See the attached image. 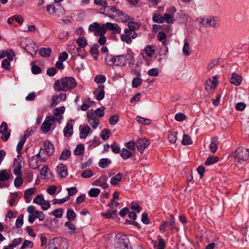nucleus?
<instances>
[{
  "mask_svg": "<svg viewBox=\"0 0 249 249\" xmlns=\"http://www.w3.org/2000/svg\"><path fill=\"white\" fill-rule=\"evenodd\" d=\"M44 148L48 156L52 155L54 153L53 145L48 141H46L44 144Z\"/></svg>",
  "mask_w": 249,
  "mask_h": 249,
  "instance_id": "20",
  "label": "nucleus"
},
{
  "mask_svg": "<svg viewBox=\"0 0 249 249\" xmlns=\"http://www.w3.org/2000/svg\"><path fill=\"white\" fill-rule=\"evenodd\" d=\"M129 239L124 234H118L115 237L116 249H131L128 245Z\"/></svg>",
  "mask_w": 249,
  "mask_h": 249,
  "instance_id": "4",
  "label": "nucleus"
},
{
  "mask_svg": "<svg viewBox=\"0 0 249 249\" xmlns=\"http://www.w3.org/2000/svg\"><path fill=\"white\" fill-rule=\"evenodd\" d=\"M242 82V77L236 73H233L230 79V82L235 86H239Z\"/></svg>",
  "mask_w": 249,
  "mask_h": 249,
  "instance_id": "21",
  "label": "nucleus"
},
{
  "mask_svg": "<svg viewBox=\"0 0 249 249\" xmlns=\"http://www.w3.org/2000/svg\"><path fill=\"white\" fill-rule=\"evenodd\" d=\"M200 22L206 27H217L219 25V20L216 17H208L201 18Z\"/></svg>",
  "mask_w": 249,
  "mask_h": 249,
  "instance_id": "5",
  "label": "nucleus"
},
{
  "mask_svg": "<svg viewBox=\"0 0 249 249\" xmlns=\"http://www.w3.org/2000/svg\"><path fill=\"white\" fill-rule=\"evenodd\" d=\"M76 85V81L73 77H66L55 81L53 88L55 91H66L74 89Z\"/></svg>",
  "mask_w": 249,
  "mask_h": 249,
  "instance_id": "1",
  "label": "nucleus"
},
{
  "mask_svg": "<svg viewBox=\"0 0 249 249\" xmlns=\"http://www.w3.org/2000/svg\"><path fill=\"white\" fill-rule=\"evenodd\" d=\"M56 172L61 178H65L67 176V167L62 163L59 164L56 167Z\"/></svg>",
  "mask_w": 249,
  "mask_h": 249,
  "instance_id": "17",
  "label": "nucleus"
},
{
  "mask_svg": "<svg viewBox=\"0 0 249 249\" xmlns=\"http://www.w3.org/2000/svg\"><path fill=\"white\" fill-rule=\"evenodd\" d=\"M182 52L186 56H189L190 55L191 53L190 52L189 43L188 42H184Z\"/></svg>",
  "mask_w": 249,
  "mask_h": 249,
  "instance_id": "48",
  "label": "nucleus"
},
{
  "mask_svg": "<svg viewBox=\"0 0 249 249\" xmlns=\"http://www.w3.org/2000/svg\"><path fill=\"white\" fill-rule=\"evenodd\" d=\"M117 210H108L106 213H102V215L103 216L105 217L106 218H110L112 215L115 214L117 213Z\"/></svg>",
  "mask_w": 249,
  "mask_h": 249,
  "instance_id": "55",
  "label": "nucleus"
},
{
  "mask_svg": "<svg viewBox=\"0 0 249 249\" xmlns=\"http://www.w3.org/2000/svg\"><path fill=\"white\" fill-rule=\"evenodd\" d=\"M29 165L33 169H38L39 167V159H36L35 156H32L29 159Z\"/></svg>",
  "mask_w": 249,
  "mask_h": 249,
  "instance_id": "24",
  "label": "nucleus"
},
{
  "mask_svg": "<svg viewBox=\"0 0 249 249\" xmlns=\"http://www.w3.org/2000/svg\"><path fill=\"white\" fill-rule=\"evenodd\" d=\"M76 214L71 209H69L67 212V218L71 221H73L76 217Z\"/></svg>",
  "mask_w": 249,
  "mask_h": 249,
  "instance_id": "43",
  "label": "nucleus"
},
{
  "mask_svg": "<svg viewBox=\"0 0 249 249\" xmlns=\"http://www.w3.org/2000/svg\"><path fill=\"white\" fill-rule=\"evenodd\" d=\"M105 86L100 84L98 88L93 91V94L96 97V99L98 101H101L104 99L105 97Z\"/></svg>",
  "mask_w": 249,
  "mask_h": 249,
  "instance_id": "10",
  "label": "nucleus"
},
{
  "mask_svg": "<svg viewBox=\"0 0 249 249\" xmlns=\"http://www.w3.org/2000/svg\"><path fill=\"white\" fill-rule=\"evenodd\" d=\"M58 107L54 108L53 110V114L54 116V121L57 120L58 121L61 120L62 118V116L60 114L59 111Z\"/></svg>",
  "mask_w": 249,
  "mask_h": 249,
  "instance_id": "50",
  "label": "nucleus"
},
{
  "mask_svg": "<svg viewBox=\"0 0 249 249\" xmlns=\"http://www.w3.org/2000/svg\"><path fill=\"white\" fill-rule=\"evenodd\" d=\"M7 130L8 126L7 123L4 122H2L0 127V132L2 134L0 138L4 141H7L10 135Z\"/></svg>",
  "mask_w": 249,
  "mask_h": 249,
  "instance_id": "9",
  "label": "nucleus"
},
{
  "mask_svg": "<svg viewBox=\"0 0 249 249\" xmlns=\"http://www.w3.org/2000/svg\"><path fill=\"white\" fill-rule=\"evenodd\" d=\"M144 51L147 56L151 57L155 53V50L153 46L147 45L145 47Z\"/></svg>",
  "mask_w": 249,
  "mask_h": 249,
  "instance_id": "34",
  "label": "nucleus"
},
{
  "mask_svg": "<svg viewBox=\"0 0 249 249\" xmlns=\"http://www.w3.org/2000/svg\"><path fill=\"white\" fill-rule=\"evenodd\" d=\"M33 245L34 243L33 242L28 240H25L21 246L20 249H25L27 248L31 249L33 247Z\"/></svg>",
  "mask_w": 249,
  "mask_h": 249,
  "instance_id": "47",
  "label": "nucleus"
},
{
  "mask_svg": "<svg viewBox=\"0 0 249 249\" xmlns=\"http://www.w3.org/2000/svg\"><path fill=\"white\" fill-rule=\"evenodd\" d=\"M193 141L191 137L187 134H184L183 136L181 143L184 145L192 144Z\"/></svg>",
  "mask_w": 249,
  "mask_h": 249,
  "instance_id": "33",
  "label": "nucleus"
},
{
  "mask_svg": "<svg viewBox=\"0 0 249 249\" xmlns=\"http://www.w3.org/2000/svg\"><path fill=\"white\" fill-rule=\"evenodd\" d=\"M110 131L109 129H104L100 133V136L102 140H107L109 137Z\"/></svg>",
  "mask_w": 249,
  "mask_h": 249,
  "instance_id": "44",
  "label": "nucleus"
},
{
  "mask_svg": "<svg viewBox=\"0 0 249 249\" xmlns=\"http://www.w3.org/2000/svg\"><path fill=\"white\" fill-rule=\"evenodd\" d=\"M81 48L80 46L76 47V46L71 45L69 46L68 51L70 53L72 54L73 56L78 55L84 58L86 55L81 54Z\"/></svg>",
  "mask_w": 249,
  "mask_h": 249,
  "instance_id": "11",
  "label": "nucleus"
},
{
  "mask_svg": "<svg viewBox=\"0 0 249 249\" xmlns=\"http://www.w3.org/2000/svg\"><path fill=\"white\" fill-rule=\"evenodd\" d=\"M232 156L237 162L242 164L249 159V150L243 147H239Z\"/></svg>",
  "mask_w": 249,
  "mask_h": 249,
  "instance_id": "3",
  "label": "nucleus"
},
{
  "mask_svg": "<svg viewBox=\"0 0 249 249\" xmlns=\"http://www.w3.org/2000/svg\"><path fill=\"white\" fill-rule=\"evenodd\" d=\"M116 56L111 54H107L105 57V62L108 66L115 65Z\"/></svg>",
  "mask_w": 249,
  "mask_h": 249,
  "instance_id": "27",
  "label": "nucleus"
},
{
  "mask_svg": "<svg viewBox=\"0 0 249 249\" xmlns=\"http://www.w3.org/2000/svg\"><path fill=\"white\" fill-rule=\"evenodd\" d=\"M63 210L62 209H56L51 213L55 217L61 218L63 213Z\"/></svg>",
  "mask_w": 249,
  "mask_h": 249,
  "instance_id": "53",
  "label": "nucleus"
},
{
  "mask_svg": "<svg viewBox=\"0 0 249 249\" xmlns=\"http://www.w3.org/2000/svg\"><path fill=\"white\" fill-rule=\"evenodd\" d=\"M94 3L97 5L102 6L100 10H104V12L106 11V9L109 10V8L112 7L108 6L107 1L105 0H94Z\"/></svg>",
  "mask_w": 249,
  "mask_h": 249,
  "instance_id": "23",
  "label": "nucleus"
},
{
  "mask_svg": "<svg viewBox=\"0 0 249 249\" xmlns=\"http://www.w3.org/2000/svg\"><path fill=\"white\" fill-rule=\"evenodd\" d=\"M122 176L121 173H118L111 178L110 183L112 185L117 184L122 179Z\"/></svg>",
  "mask_w": 249,
  "mask_h": 249,
  "instance_id": "39",
  "label": "nucleus"
},
{
  "mask_svg": "<svg viewBox=\"0 0 249 249\" xmlns=\"http://www.w3.org/2000/svg\"><path fill=\"white\" fill-rule=\"evenodd\" d=\"M52 50L50 48H41L39 50V54L44 57H48L50 56Z\"/></svg>",
  "mask_w": 249,
  "mask_h": 249,
  "instance_id": "26",
  "label": "nucleus"
},
{
  "mask_svg": "<svg viewBox=\"0 0 249 249\" xmlns=\"http://www.w3.org/2000/svg\"><path fill=\"white\" fill-rule=\"evenodd\" d=\"M70 199V197L69 196H67L65 198H62V199H56L55 198L53 200V204H62L67 201H68Z\"/></svg>",
  "mask_w": 249,
  "mask_h": 249,
  "instance_id": "56",
  "label": "nucleus"
},
{
  "mask_svg": "<svg viewBox=\"0 0 249 249\" xmlns=\"http://www.w3.org/2000/svg\"><path fill=\"white\" fill-rule=\"evenodd\" d=\"M54 121V116L47 117L41 126L42 131L43 133H47L49 131Z\"/></svg>",
  "mask_w": 249,
  "mask_h": 249,
  "instance_id": "8",
  "label": "nucleus"
},
{
  "mask_svg": "<svg viewBox=\"0 0 249 249\" xmlns=\"http://www.w3.org/2000/svg\"><path fill=\"white\" fill-rule=\"evenodd\" d=\"M100 193V190L98 188H93L89 191V195L92 197H96Z\"/></svg>",
  "mask_w": 249,
  "mask_h": 249,
  "instance_id": "41",
  "label": "nucleus"
},
{
  "mask_svg": "<svg viewBox=\"0 0 249 249\" xmlns=\"http://www.w3.org/2000/svg\"><path fill=\"white\" fill-rule=\"evenodd\" d=\"M71 155V153L70 152V151L67 149H65L62 151L59 159L60 160H66L70 157Z\"/></svg>",
  "mask_w": 249,
  "mask_h": 249,
  "instance_id": "35",
  "label": "nucleus"
},
{
  "mask_svg": "<svg viewBox=\"0 0 249 249\" xmlns=\"http://www.w3.org/2000/svg\"><path fill=\"white\" fill-rule=\"evenodd\" d=\"M121 39L123 42H125L127 44H130L132 41L131 38L129 37V36L125 33L121 35Z\"/></svg>",
  "mask_w": 249,
  "mask_h": 249,
  "instance_id": "63",
  "label": "nucleus"
},
{
  "mask_svg": "<svg viewBox=\"0 0 249 249\" xmlns=\"http://www.w3.org/2000/svg\"><path fill=\"white\" fill-rule=\"evenodd\" d=\"M10 175L7 172L6 170L0 171V181H4L10 178Z\"/></svg>",
  "mask_w": 249,
  "mask_h": 249,
  "instance_id": "32",
  "label": "nucleus"
},
{
  "mask_svg": "<svg viewBox=\"0 0 249 249\" xmlns=\"http://www.w3.org/2000/svg\"><path fill=\"white\" fill-rule=\"evenodd\" d=\"M142 83V80L141 78L139 77H135L133 79L132 81V87L134 88H138L140 87Z\"/></svg>",
  "mask_w": 249,
  "mask_h": 249,
  "instance_id": "52",
  "label": "nucleus"
},
{
  "mask_svg": "<svg viewBox=\"0 0 249 249\" xmlns=\"http://www.w3.org/2000/svg\"><path fill=\"white\" fill-rule=\"evenodd\" d=\"M158 242L157 243V249H165L166 242L160 235L157 236Z\"/></svg>",
  "mask_w": 249,
  "mask_h": 249,
  "instance_id": "28",
  "label": "nucleus"
},
{
  "mask_svg": "<svg viewBox=\"0 0 249 249\" xmlns=\"http://www.w3.org/2000/svg\"><path fill=\"white\" fill-rule=\"evenodd\" d=\"M76 43L81 48H84L87 45V41L84 37H80L76 40Z\"/></svg>",
  "mask_w": 249,
  "mask_h": 249,
  "instance_id": "42",
  "label": "nucleus"
},
{
  "mask_svg": "<svg viewBox=\"0 0 249 249\" xmlns=\"http://www.w3.org/2000/svg\"><path fill=\"white\" fill-rule=\"evenodd\" d=\"M22 241V239L21 238H18L16 239H14L12 241V243L9 245V248H15L20 245Z\"/></svg>",
  "mask_w": 249,
  "mask_h": 249,
  "instance_id": "51",
  "label": "nucleus"
},
{
  "mask_svg": "<svg viewBox=\"0 0 249 249\" xmlns=\"http://www.w3.org/2000/svg\"><path fill=\"white\" fill-rule=\"evenodd\" d=\"M44 200L43 196L39 195L37 196L34 199L33 202L38 205H40Z\"/></svg>",
  "mask_w": 249,
  "mask_h": 249,
  "instance_id": "62",
  "label": "nucleus"
},
{
  "mask_svg": "<svg viewBox=\"0 0 249 249\" xmlns=\"http://www.w3.org/2000/svg\"><path fill=\"white\" fill-rule=\"evenodd\" d=\"M105 27L107 29L111 31L113 34H120L121 31V28L116 23L107 22L105 24Z\"/></svg>",
  "mask_w": 249,
  "mask_h": 249,
  "instance_id": "12",
  "label": "nucleus"
},
{
  "mask_svg": "<svg viewBox=\"0 0 249 249\" xmlns=\"http://www.w3.org/2000/svg\"><path fill=\"white\" fill-rule=\"evenodd\" d=\"M35 192V189L34 188H30L26 190L24 193V197L25 199H27V198L30 197V196L33 195Z\"/></svg>",
  "mask_w": 249,
  "mask_h": 249,
  "instance_id": "61",
  "label": "nucleus"
},
{
  "mask_svg": "<svg viewBox=\"0 0 249 249\" xmlns=\"http://www.w3.org/2000/svg\"><path fill=\"white\" fill-rule=\"evenodd\" d=\"M14 174L17 176H20L21 174V170L22 166L21 165V163H19L18 160L16 159H15L14 161Z\"/></svg>",
  "mask_w": 249,
  "mask_h": 249,
  "instance_id": "22",
  "label": "nucleus"
},
{
  "mask_svg": "<svg viewBox=\"0 0 249 249\" xmlns=\"http://www.w3.org/2000/svg\"><path fill=\"white\" fill-rule=\"evenodd\" d=\"M132 152L126 148H123L121 151L120 156L124 160L127 159L131 157Z\"/></svg>",
  "mask_w": 249,
  "mask_h": 249,
  "instance_id": "30",
  "label": "nucleus"
},
{
  "mask_svg": "<svg viewBox=\"0 0 249 249\" xmlns=\"http://www.w3.org/2000/svg\"><path fill=\"white\" fill-rule=\"evenodd\" d=\"M177 134V132H172L169 134L168 139L171 143L174 144L176 143L178 139Z\"/></svg>",
  "mask_w": 249,
  "mask_h": 249,
  "instance_id": "40",
  "label": "nucleus"
},
{
  "mask_svg": "<svg viewBox=\"0 0 249 249\" xmlns=\"http://www.w3.org/2000/svg\"><path fill=\"white\" fill-rule=\"evenodd\" d=\"M23 224V214H20L17 219L16 221V227L17 228L21 227Z\"/></svg>",
  "mask_w": 249,
  "mask_h": 249,
  "instance_id": "60",
  "label": "nucleus"
},
{
  "mask_svg": "<svg viewBox=\"0 0 249 249\" xmlns=\"http://www.w3.org/2000/svg\"><path fill=\"white\" fill-rule=\"evenodd\" d=\"M107 11V16L118 22H126L129 20V16L118 9L116 6L109 8V10Z\"/></svg>",
  "mask_w": 249,
  "mask_h": 249,
  "instance_id": "2",
  "label": "nucleus"
},
{
  "mask_svg": "<svg viewBox=\"0 0 249 249\" xmlns=\"http://www.w3.org/2000/svg\"><path fill=\"white\" fill-rule=\"evenodd\" d=\"M218 147V141L217 138H213L211 139V143L209 145V149L210 151L214 153H215Z\"/></svg>",
  "mask_w": 249,
  "mask_h": 249,
  "instance_id": "25",
  "label": "nucleus"
},
{
  "mask_svg": "<svg viewBox=\"0 0 249 249\" xmlns=\"http://www.w3.org/2000/svg\"><path fill=\"white\" fill-rule=\"evenodd\" d=\"M80 138L81 139H85L88 135L90 133V128L86 125H81L79 127Z\"/></svg>",
  "mask_w": 249,
  "mask_h": 249,
  "instance_id": "16",
  "label": "nucleus"
},
{
  "mask_svg": "<svg viewBox=\"0 0 249 249\" xmlns=\"http://www.w3.org/2000/svg\"><path fill=\"white\" fill-rule=\"evenodd\" d=\"M133 59V55L129 53L117 56L115 65L117 66H124L125 65V63L126 61H128L129 65H130L131 62L130 60H132Z\"/></svg>",
  "mask_w": 249,
  "mask_h": 249,
  "instance_id": "6",
  "label": "nucleus"
},
{
  "mask_svg": "<svg viewBox=\"0 0 249 249\" xmlns=\"http://www.w3.org/2000/svg\"><path fill=\"white\" fill-rule=\"evenodd\" d=\"M93 176V173L90 169H87L81 174V177L85 178H90Z\"/></svg>",
  "mask_w": 249,
  "mask_h": 249,
  "instance_id": "54",
  "label": "nucleus"
},
{
  "mask_svg": "<svg viewBox=\"0 0 249 249\" xmlns=\"http://www.w3.org/2000/svg\"><path fill=\"white\" fill-rule=\"evenodd\" d=\"M105 110V107H99L97 109L95 110L94 112V114L95 115V116H98L99 117H102L104 115V111Z\"/></svg>",
  "mask_w": 249,
  "mask_h": 249,
  "instance_id": "58",
  "label": "nucleus"
},
{
  "mask_svg": "<svg viewBox=\"0 0 249 249\" xmlns=\"http://www.w3.org/2000/svg\"><path fill=\"white\" fill-rule=\"evenodd\" d=\"M119 121V116L117 115H114L112 116L109 120V124L111 125L116 124Z\"/></svg>",
  "mask_w": 249,
  "mask_h": 249,
  "instance_id": "64",
  "label": "nucleus"
},
{
  "mask_svg": "<svg viewBox=\"0 0 249 249\" xmlns=\"http://www.w3.org/2000/svg\"><path fill=\"white\" fill-rule=\"evenodd\" d=\"M176 20L179 23H187L188 21V15L181 11L177 13Z\"/></svg>",
  "mask_w": 249,
  "mask_h": 249,
  "instance_id": "19",
  "label": "nucleus"
},
{
  "mask_svg": "<svg viewBox=\"0 0 249 249\" xmlns=\"http://www.w3.org/2000/svg\"><path fill=\"white\" fill-rule=\"evenodd\" d=\"M157 38L162 43V44L164 46L163 47L165 49V52L167 53L168 52V47H166V35L165 33L163 31L159 32L157 35Z\"/></svg>",
  "mask_w": 249,
  "mask_h": 249,
  "instance_id": "18",
  "label": "nucleus"
},
{
  "mask_svg": "<svg viewBox=\"0 0 249 249\" xmlns=\"http://www.w3.org/2000/svg\"><path fill=\"white\" fill-rule=\"evenodd\" d=\"M73 125V124L72 120H70L67 123L66 126L63 129V133L65 137H69L72 135Z\"/></svg>",
  "mask_w": 249,
  "mask_h": 249,
  "instance_id": "14",
  "label": "nucleus"
},
{
  "mask_svg": "<svg viewBox=\"0 0 249 249\" xmlns=\"http://www.w3.org/2000/svg\"><path fill=\"white\" fill-rule=\"evenodd\" d=\"M64 225L65 227L68 228V229L71 230L70 233H75L77 232V230L75 227V225L70 221H67L65 223Z\"/></svg>",
  "mask_w": 249,
  "mask_h": 249,
  "instance_id": "37",
  "label": "nucleus"
},
{
  "mask_svg": "<svg viewBox=\"0 0 249 249\" xmlns=\"http://www.w3.org/2000/svg\"><path fill=\"white\" fill-rule=\"evenodd\" d=\"M219 160V158L218 157H209L207 158L205 162V164L207 165H210L213 164L216 162H217Z\"/></svg>",
  "mask_w": 249,
  "mask_h": 249,
  "instance_id": "38",
  "label": "nucleus"
},
{
  "mask_svg": "<svg viewBox=\"0 0 249 249\" xmlns=\"http://www.w3.org/2000/svg\"><path fill=\"white\" fill-rule=\"evenodd\" d=\"M111 161L108 158H103L100 160L99 162V166L102 168H105L111 164Z\"/></svg>",
  "mask_w": 249,
  "mask_h": 249,
  "instance_id": "29",
  "label": "nucleus"
},
{
  "mask_svg": "<svg viewBox=\"0 0 249 249\" xmlns=\"http://www.w3.org/2000/svg\"><path fill=\"white\" fill-rule=\"evenodd\" d=\"M99 47L98 45L96 44L94 46L91 48L90 50V53L91 55L93 56L94 59L97 60L98 56V48Z\"/></svg>",
  "mask_w": 249,
  "mask_h": 249,
  "instance_id": "36",
  "label": "nucleus"
},
{
  "mask_svg": "<svg viewBox=\"0 0 249 249\" xmlns=\"http://www.w3.org/2000/svg\"><path fill=\"white\" fill-rule=\"evenodd\" d=\"M84 151V146L83 144H78L74 150V153L75 155H80L82 154Z\"/></svg>",
  "mask_w": 249,
  "mask_h": 249,
  "instance_id": "45",
  "label": "nucleus"
},
{
  "mask_svg": "<svg viewBox=\"0 0 249 249\" xmlns=\"http://www.w3.org/2000/svg\"><path fill=\"white\" fill-rule=\"evenodd\" d=\"M106 32L107 29L105 27V24H103L102 25L99 24V27L94 33V35L96 36H102L104 35Z\"/></svg>",
  "mask_w": 249,
  "mask_h": 249,
  "instance_id": "31",
  "label": "nucleus"
},
{
  "mask_svg": "<svg viewBox=\"0 0 249 249\" xmlns=\"http://www.w3.org/2000/svg\"><path fill=\"white\" fill-rule=\"evenodd\" d=\"M149 144L148 141L145 138H140L137 140L136 146L139 151H142Z\"/></svg>",
  "mask_w": 249,
  "mask_h": 249,
  "instance_id": "15",
  "label": "nucleus"
},
{
  "mask_svg": "<svg viewBox=\"0 0 249 249\" xmlns=\"http://www.w3.org/2000/svg\"><path fill=\"white\" fill-rule=\"evenodd\" d=\"M106 80V77L103 75H98L95 77L94 81L97 83H103Z\"/></svg>",
  "mask_w": 249,
  "mask_h": 249,
  "instance_id": "57",
  "label": "nucleus"
},
{
  "mask_svg": "<svg viewBox=\"0 0 249 249\" xmlns=\"http://www.w3.org/2000/svg\"><path fill=\"white\" fill-rule=\"evenodd\" d=\"M24 49L33 56L36 55L38 51L37 46L33 42L25 45Z\"/></svg>",
  "mask_w": 249,
  "mask_h": 249,
  "instance_id": "13",
  "label": "nucleus"
},
{
  "mask_svg": "<svg viewBox=\"0 0 249 249\" xmlns=\"http://www.w3.org/2000/svg\"><path fill=\"white\" fill-rule=\"evenodd\" d=\"M88 121L90 125L93 128L96 129L99 124V119L93 112L89 111L87 112Z\"/></svg>",
  "mask_w": 249,
  "mask_h": 249,
  "instance_id": "7",
  "label": "nucleus"
},
{
  "mask_svg": "<svg viewBox=\"0 0 249 249\" xmlns=\"http://www.w3.org/2000/svg\"><path fill=\"white\" fill-rule=\"evenodd\" d=\"M124 33L127 34L131 38H134L137 36L136 33L130 29H125L124 30Z\"/></svg>",
  "mask_w": 249,
  "mask_h": 249,
  "instance_id": "59",
  "label": "nucleus"
},
{
  "mask_svg": "<svg viewBox=\"0 0 249 249\" xmlns=\"http://www.w3.org/2000/svg\"><path fill=\"white\" fill-rule=\"evenodd\" d=\"M89 146L92 148H95L97 146H98L100 144V140L97 137L95 136L94 137L92 141H89Z\"/></svg>",
  "mask_w": 249,
  "mask_h": 249,
  "instance_id": "49",
  "label": "nucleus"
},
{
  "mask_svg": "<svg viewBox=\"0 0 249 249\" xmlns=\"http://www.w3.org/2000/svg\"><path fill=\"white\" fill-rule=\"evenodd\" d=\"M164 22L168 24H173L174 22V17L171 14L165 13L163 14Z\"/></svg>",
  "mask_w": 249,
  "mask_h": 249,
  "instance_id": "46",
  "label": "nucleus"
}]
</instances>
